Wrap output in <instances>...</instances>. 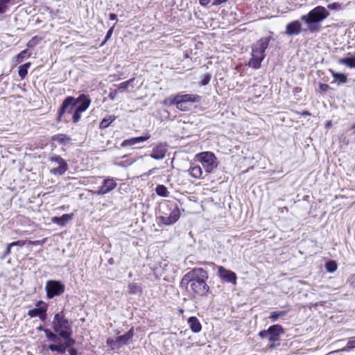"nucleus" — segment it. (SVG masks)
<instances>
[{"label":"nucleus","mask_w":355,"mask_h":355,"mask_svg":"<svg viewBox=\"0 0 355 355\" xmlns=\"http://www.w3.org/2000/svg\"><path fill=\"white\" fill-rule=\"evenodd\" d=\"M54 332L58 334L64 340L63 343L51 344L48 348L51 352L64 353L68 347L73 346L76 341L71 338V322L66 319L62 313H56L52 322Z\"/></svg>","instance_id":"f257e3e1"},{"label":"nucleus","mask_w":355,"mask_h":355,"mask_svg":"<svg viewBox=\"0 0 355 355\" xmlns=\"http://www.w3.org/2000/svg\"><path fill=\"white\" fill-rule=\"evenodd\" d=\"M208 278V273L205 269L196 268L184 275L181 284L189 286L193 295L204 296L209 290V286L207 284Z\"/></svg>","instance_id":"f03ea898"},{"label":"nucleus","mask_w":355,"mask_h":355,"mask_svg":"<svg viewBox=\"0 0 355 355\" xmlns=\"http://www.w3.org/2000/svg\"><path fill=\"white\" fill-rule=\"evenodd\" d=\"M329 15L328 10L321 6H318L312 9L307 15H302L301 20L304 21L307 25L309 30L311 32L319 31V27L315 25L321 22Z\"/></svg>","instance_id":"7ed1b4c3"},{"label":"nucleus","mask_w":355,"mask_h":355,"mask_svg":"<svg viewBox=\"0 0 355 355\" xmlns=\"http://www.w3.org/2000/svg\"><path fill=\"white\" fill-rule=\"evenodd\" d=\"M134 336L133 328H131L123 335L117 336L115 339L107 338L106 344L112 351L118 352L123 346L128 345Z\"/></svg>","instance_id":"20e7f679"},{"label":"nucleus","mask_w":355,"mask_h":355,"mask_svg":"<svg viewBox=\"0 0 355 355\" xmlns=\"http://www.w3.org/2000/svg\"><path fill=\"white\" fill-rule=\"evenodd\" d=\"M204 169L208 173H211L218 166L217 159L211 152H203L198 155Z\"/></svg>","instance_id":"39448f33"},{"label":"nucleus","mask_w":355,"mask_h":355,"mask_svg":"<svg viewBox=\"0 0 355 355\" xmlns=\"http://www.w3.org/2000/svg\"><path fill=\"white\" fill-rule=\"evenodd\" d=\"M65 286L59 281L49 280L46 282L45 290L46 291V297L51 299L55 296L61 295L64 292Z\"/></svg>","instance_id":"423d86ee"},{"label":"nucleus","mask_w":355,"mask_h":355,"mask_svg":"<svg viewBox=\"0 0 355 355\" xmlns=\"http://www.w3.org/2000/svg\"><path fill=\"white\" fill-rule=\"evenodd\" d=\"M116 186L117 183L116 180L114 178L108 177L103 180L102 185L98 187L95 193L98 196L105 195L114 190Z\"/></svg>","instance_id":"0eeeda50"},{"label":"nucleus","mask_w":355,"mask_h":355,"mask_svg":"<svg viewBox=\"0 0 355 355\" xmlns=\"http://www.w3.org/2000/svg\"><path fill=\"white\" fill-rule=\"evenodd\" d=\"M180 216V211L178 206H175L171 211L168 216H160L158 217L159 222L165 225H171L178 220Z\"/></svg>","instance_id":"6e6552de"},{"label":"nucleus","mask_w":355,"mask_h":355,"mask_svg":"<svg viewBox=\"0 0 355 355\" xmlns=\"http://www.w3.org/2000/svg\"><path fill=\"white\" fill-rule=\"evenodd\" d=\"M37 306L38 307L29 310L28 315L31 318L39 317L42 321H44L46 317L47 305L42 301H39L37 303Z\"/></svg>","instance_id":"1a4fd4ad"},{"label":"nucleus","mask_w":355,"mask_h":355,"mask_svg":"<svg viewBox=\"0 0 355 355\" xmlns=\"http://www.w3.org/2000/svg\"><path fill=\"white\" fill-rule=\"evenodd\" d=\"M268 333L269 342H278L280 340V336L284 334V329L279 324H273L268 327L267 329Z\"/></svg>","instance_id":"9d476101"},{"label":"nucleus","mask_w":355,"mask_h":355,"mask_svg":"<svg viewBox=\"0 0 355 355\" xmlns=\"http://www.w3.org/2000/svg\"><path fill=\"white\" fill-rule=\"evenodd\" d=\"M218 277L226 282L231 283L233 285L236 284L237 277L234 272L226 269L223 266H219L218 268Z\"/></svg>","instance_id":"9b49d317"},{"label":"nucleus","mask_w":355,"mask_h":355,"mask_svg":"<svg viewBox=\"0 0 355 355\" xmlns=\"http://www.w3.org/2000/svg\"><path fill=\"white\" fill-rule=\"evenodd\" d=\"M75 105H76V98H74L72 96L67 97L64 100V101H63V103H62V105H61V107H60V110L58 111V120L60 121L61 118L64 115V114L67 110H69V112H70L71 111V110L75 107Z\"/></svg>","instance_id":"f8f14e48"},{"label":"nucleus","mask_w":355,"mask_h":355,"mask_svg":"<svg viewBox=\"0 0 355 355\" xmlns=\"http://www.w3.org/2000/svg\"><path fill=\"white\" fill-rule=\"evenodd\" d=\"M270 37H263L258 40L252 47V51L258 54L264 55L266 49L268 48Z\"/></svg>","instance_id":"ddd939ff"},{"label":"nucleus","mask_w":355,"mask_h":355,"mask_svg":"<svg viewBox=\"0 0 355 355\" xmlns=\"http://www.w3.org/2000/svg\"><path fill=\"white\" fill-rule=\"evenodd\" d=\"M91 99L88 95L80 94L77 98H76V105L79 103V105L76 107L79 112H85L91 104Z\"/></svg>","instance_id":"4468645a"},{"label":"nucleus","mask_w":355,"mask_h":355,"mask_svg":"<svg viewBox=\"0 0 355 355\" xmlns=\"http://www.w3.org/2000/svg\"><path fill=\"white\" fill-rule=\"evenodd\" d=\"M302 31V24L298 20L288 23L286 27V34L288 35H297Z\"/></svg>","instance_id":"2eb2a0df"},{"label":"nucleus","mask_w":355,"mask_h":355,"mask_svg":"<svg viewBox=\"0 0 355 355\" xmlns=\"http://www.w3.org/2000/svg\"><path fill=\"white\" fill-rule=\"evenodd\" d=\"M167 153L166 146L163 144H159L153 147L150 157L155 159H162L165 157Z\"/></svg>","instance_id":"dca6fc26"},{"label":"nucleus","mask_w":355,"mask_h":355,"mask_svg":"<svg viewBox=\"0 0 355 355\" xmlns=\"http://www.w3.org/2000/svg\"><path fill=\"white\" fill-rule=\"evenodd\" d=\"M264 58V55L258 54L252 51V58L248 62L249 67L254 69H259Z\"/></svg>","instance_id":"f3484780"},{"label":"nucleus","mask_w":355,"mask_h":355,"mask_svg":"<svg viewBox=\"0 0 355 355\" xmlns=\"http://www.w3.org/2000/svg\"><path fill=\"white\" fill-rule=\"evenodd\" d=\"M73 218V214H65L62 216H54L51 218V222L59 226L64 227Z\"/></svg>","instance_id":"a211bd4d"},{"label":"nucleus","mask_w":355,"mask_h":355,"mask_svg":"<svg viewBox=\"0 0 355 355\" xmlns=\"http://www.w3.org/2000/svg\"><path fill=\"white\" fill-rule=\"evenodd\" d=\"M178 96L180 99H182L184 103H200L201 101L202 97L197 94H178Z\"/></svg>","instance_id":"6ab92c4d"},{"label":"nucleus","mask_w":355,"mask_h":355,"mask_svg":"<svg viewBox=\"0 0 355 355\" xmlns=\"http://www.w3.org/2000/svg\"><path fill=\"white\" fill-rule=\"evenodd\" d=\"M149 138H150V135H146V136H141V137H133V138H131L129 139H125L122 142L121 146L123 147L128 146H133L137 144L146 141Z\"/></svg>","instance_id":"aec40b11"},{"label":"nucleus","mask_w":355,"mask_h":355,"mask_svg":"<svg viewBox=\"0 0 355 355\" xmlns=\"http://www.w3.org/2000/svg\"><path fill=\"white\" fill-rule=\"evenodd\" d=\"M187 322H188V324L189 325L191 330L193 332L198 333L201 331V329H202L201 324H200L199 320L196 317L191 316V317L189 318Z\"/></svg>","instance_id":"412c9836"},{"label":"nucleus","mask_w":355,"mask_h":355,"mask_svg":"<svg viewBox=\"0 0 355 355\" xmlns=\"http://www.w3.org/2000/svg\"><path fill=\"white\" fill-rule=\"evenodd\" d=\"M338 62L340 64L347 66L351 69H355V54L349 57L340 58Z\"/></svg>","instance_id":"4be33fe9"},{"label":"nucleus","mask_w":355,"mask_h":355,"mask_svg":"<svg viewBox=\"0 0 355 355\" xmlns=\"http://www.w3.org/2000/svg\"><path fill=\"white\" fill-rule=\"evenodd\" d=\"M68 169L67 164L59 165L56 168H51L50 173L55 175H62Z\"/></svg>","instance_id":"5701e85b"},{"label":"nucleus","mask_w":355,"mask_h":355,"mask_svg":"<svg viewBox=\"0 0 355 355\" xmlns=\"http://www.w3.org/2000/svg\"><path fill=\"white\" fill-rule=\"evenodd\" d=\"M53 139L63 145L69 144L71 140L69 136L64 134L56 135L53 137Z\"/></svg>","instance_id":"b1692460"},{"label":"nucleus","mask_w":355,"mask_h":355,"mask_svg":"<svg viewBox=\"0 0 355 355\" xmlns=\"http://www.w3.org/2000/svg\"><path fill=\"white\" fill-rule=\"evenodd\" d=\"M189 174L194 178H200L202 170L200 166H193L189 168Z\"/></svg>","instance_id":"393cba45"},{"label":"nucleus","mask_w":355,"mask_h":355,"mask_svg":"<svg viewBox=\"0 0 355 355\" xmlns=\"http://www.w3.org/2000/svg\"><path fill=\"white\" fill-rule=\"evenodd\" d=\"M128 293L131 295H140L142 293L141 288L136 283H131L128 286Z\"/></svg>","instance_id":"a878e982"},{"label":"nucleus","mask_w":355,"mask_h":355,"mask_svg":"<svg viewBox=\"0 0 355 355\" xmlns=\"http://www.w3.org/2000/svg\"><path fill=\"white\" fill-rule=\"evenodd\" d=\"M31 64V62H26L19 67L18 74L21 79H24L26 76Z\"/></svg>","instance_id":"bb28decb"},{"label":"nucleus","mask_w":355,"mask_h":355,"mask_svg":"<svg viewBox=\"0 0 355 355\" xmlns=\"http://www.w3.org/2000/svg\"><path fill=\"white\" fill-rule=\"evenodd\" d=\"M288 311H273L270 313L269 319L272 322H276L280 317L287 314Z\"/></svg>","instance_id":"cd10ccee"},{"label":"nucleus","mask_w":355,"mask_h":355,"mask_svg":"<svg viewBox=\"0 0 355 355\" xmlns=\"http://www.w3.org/2000/svg\"><path fill=\"white\" fill-rule=\"evenodd\" d=\"M332 76L334 80L338 82V84L345 83L347 82V76L342 73H336L331 71Z\"/></svg>","instance_id":"c85d7f7f"},{"label":"nucleus","mask_w":355,"mask_h":355,"mask_svg":"<svg viewBox=\"0 0 355 355\" xmlns=\"http://www.w3.org/2000/svg\"><path fill=\"white\" fill-rule=\"evenodd\" d=\"M115 119L116 117L114 116H109L107 118H104L100 123V128H107Z\"/></svg>","instance_id":"c756f323"},{"label":"nucleus","mask_w":355,"mask_h":355,"mask_svg":"<svg viewBox=\"0 0 355 355\" xmlns=\"http://www.w3.org/2000/svg\"><path fill=\"white\" fill-rule=\"evenodd\" d=\"M31 54L28 51V50H24L20 52L18 55L15 57V59L17 63L21 62L24 59L28 58L31 57Z\"/></svg>","instance_id":"7c9ffc66"},{"label":"nucleus","mask_w":355,"mask_h":355,"mask_svg":"<svg viewBox=\"0 0 355 355\" xmlns=\"http://www.w3.org/2000/svg\"><path fill=\"white\" fill-rule=\"evenodd\" d=\"M156 193L162 197H168L169 195V192L167 188L162 184L158 185L155 189Z\"/></svg>","instance_id":"2f4dec72"},{"label":"nucleus","mask_w":355,"mask_h":355,"mask_svg":"<svg viewBox=\"0 0 355 355\" xmlns=\"http://www.w3.org/2000/svg\"><path fill=\"white\" fill-rule=\"evenodd\" d=\"M175 106L177 109L184 112L188 111L190 109V106L187 103H184L182 99H180L178 97Z\"/></svg>","instance_id":"473e14b6"},{"label":"nucleus","mask_w":355,"mask_h":355,"mask_svg":"<svg viewBox=\"0 0 355 355\" xmlns=\"http://www.w3.org/2000/svg\"><path fill=\"white\" fill-rule=\"evenodd\" d=\"M178 101V94L175 96H171L168 98L164 99L162 102V104L167 106H171L173 105H175Z\"/></svg>","instance_id":"72a5a7b5"},{"label":"nucleus","mask_w":355,"mask_h":355,"mask_svg":"<svg viewBox=\"0 0 355 355\" xmlns=\"http://www.w3.org/2000/svg\"><path fill=\"white\" fill-rule=\"evenodd\" d=\"M45 333H46V337L48 338V339L56 344H58L59 343L58 342V336L57 334H55L54 333L50 331L48 329H46L45 331Z\"/></svg>","instance_id":"f704fd0d"},{"label":"nucleus","mask_w":355,"mask_h":355,"mask_svg":"<svg viewBox=\"0 0 355 355\" xmlns=\"http://www.w3.org/2000/svg\"><path fill=\"white\" fill-rule=\"evenodd\" d=\"M51 162L58 164V165L67 164L66 161L60 155H54L49 158Z\"/></svg>","instance_id":"c9c22d12"},{"label":"nucleus","mask_w":355,"mask_h":355,"mask_svg":"<svg viewBox=\"0 0 355 355\" xmlns=\"http://www.w3.org/2000/svg\"><path fill=\"white\" fill-rule=\"evenodd\" d=\"M11 0H0V14L5 13L8 10L7 4Z\"/></svg>","instance_id":"e433bc0d"},{"label":"nucleus","mask_w":355,"mask_h":355,"mask_svg":"<svg viewBox=\"0 0 355 355\" xmlns=\"http://www.w3.org/2000/svg\"><path fill=\"white\" fill-rule=\"evenodd\" d=\"M134 79H130L127 81H125V82H123L121 83L119 85V90L122 92L123 91H125L128 87L129 85H130V83H132L133 82Z\"/></svg>","instance_id":"4c0bfd02"},{"label":"nucleus","mask_w":355,"mask_h":355,"mask_svg":"<svg viewBox=\"0 0 355 355\" xmlns=\"http://www.w3.org/2000/svg\"><path fill=\"white\" fill-rule=\"evenodd\" d=\"M83 112H79L78 109L76 108L72 117L73 123H77L80 121L81 118V113Z\"/></svg>","instance_id":"58836bf2"},{"label":"nucleus","mask_w":355,"mask_h":355,"mask_svg":"<svg viewBox=\"0 0 355 355\" xmlns=\"http://www.w3.org/2000/svg\"><path fill=\"white\" fill-rule=\"evenodd\" d=\"M210 80H211V75L205 74L202 77L200 85H203V86L207 85L209 83Z\"/></svg>","instance_id":"ea45409f"},{"label":"nucleus","mask_w":355,"mask_h":355,"mask_svg":"<svg viewBox=\"0 0 355 355\" xmlns=\"http://www.w3.org/2000/svg\"><path fill=\"white\" fill-rule=\"evenodd\" d=\"M327 270L330 272H333L336 270V265L334 262H328L326 264Z\"/></svg>","instance_id":"a19ab883"},{"label":"nucleus","mask_w":355,"mask_h":355,"mask_svg":"<svg viewBox=\"0 0 355 355\" xmlns=\"http://www.w3.org/2000/svg\"><path fill=\"white\" fill-rule=\"evenodd\" d=\"M354 347H355V339L352 338L347 342V346L343 349V350H349Z\"/></svg>","instance_id":"79ce46f5"},{"label":"nucleus","mask_w":355,"mask_h":355,"mask_svg":"<svg viewBox=\"0 0 355 355\" xmlns=\"http://www.w3.org/2000/svg\"><path fill=\"white\" fill-rule=\"evenodd\" d=\"M38 41L39 40L36 37H35L32 38L30 41H28V42L27 43V46L29 48H33L37 44Z\"/></svg>","instance_id":"37998d69"},{"label":"nucleus","mask_w":355,"mask_h":355,"mask_svg":"<svg viewBox=\"0 0 355 355\" xmlns=\"http://www.w3.org/2000/svg\"><path fill=\"white\" fill-rule=\"evenodd\" d=\"M26 243V241H17L10 243V247L19 246L23 247Z\"/></svg>","instance_id":"c03bdc74"},{"label":"nucleus","mask_w":355,"mask_h":355,"mask_svg":"<svg viewBox=\"0 0 355 355\" xmlns=\"http://www.w3.org/2000/svg\"><path fill=\"white\" fill-rule=\"evenodd\" d=\"M113 30H114V26L112 27H111L107 32V34L105 35V40H104V42H103V44H105L111 37L112 33H113Z\"/></svg>","instance_id":"a18cd8bd"},{"label":"nucleus","mask_w":355,"mask_h":355,"mask_svg":"<svg viewBox=\"0 0 355 355\" xmlns=\"http://www.w3.org/2000/svg\"><path fill=\"white\" fill-rule=\"evenodd\" d=\"M340 8V4L338 3H332L327 6V8L330 10H337Z\"/></svg>","instance_id":"49530a36"},{"label":"nucleus","mask_w":355,"mask_h":355,"mask_svg":"<svg viewBox=\"0 0 355 355\" xmlns=\"http://www.w3.org/2000/svg\"><path fill=\"white\" fill-rule=\"evenodd\" d=\"M259 337L261 338H268V333L267 332V329L266 330L261 331L259 333Z\"/></svg>","instance_id":"de8ad7c7"},{"label":"nucleus","mask_w":355,"mask_h":355,"mask_svg":"<svg viewBox=\"0 0 355 355\" xmlns=\"http://www.w3.org/2000/svg\"><path fill=\"white\" fill-rule=\"evenodd\" d=\"M319 87L320 89L322 92H327L329 89V86L327 84L320 83Z\"/></svg>","instance_id":"09e8293b"},{"label":"nucleus","mask_w":355,"mask_h":355,"mask_svg":"<svg viewBox=\"0 0 355 355\" xmlns=\"http://www.w3.org/2000/svg\"><path fill=\"white\" fill-rule=\"evenodd\" d=\"M226 1H227V0H212V5L213 6H218V5H220Z\"/></svg>","instance_id":"8fccbe9b"},{"label":"nucleus","mask_w":355,"mask_h":355,"mask_svg":"<svg viewBox=\"0 0 355 355\" xmlns=\"http://www.w3.org/2000/svg\"><path fill=\"white\" fill-rule=\"evenodd\" d=\"M11 248L12 247H10V244H8V246H7L6 250H5V252H4L3 254V258H5L6 256H8L10 253Z\"/></svg>","instance_id":"3c124183"},{"label":"nucleus","mask_w":355,"mask_h":355,"mask_svg":"<svg viewBox=\"0 0 355 355\" xmlns=\"http://www.w3.org/2000/svg\"><path fill=\"white\" fill-rule=\"evenodd\" d=\"M69 350H68V352L69 354V355H78V351L75 349V348H73V347H69Z\"/></svg>","instance_id":"603ef678"},{"label":"nucleus","mask_w":355,"mask_h":355,"mask_svg":"<svg viewBox=\"0 0 355 355\" xmlns=\"http://www.w3.org/2000/svg\"><path fill=\"white\" fill-rule=\"evenodd\" d=\"M271 344L268 346V348L270 349H275L276 347H277L279 344V343H276V342H270Z\"/></svg>","instance_id":"864d4df0"},{"label":"nucleus","mask_w":355,"mask_h":355,"mask_svg":"<svg viewBox=\"0 0 355 355\" xmlns=\"http://www.w3.org/2000/svg\"><path fill=\"white\" fill-rule=\"evenodd\" d=\"M28 243L33 245H42L44 242L41 241H28Z\"/></svg>","instance_id":"5fc2aeb1"},{"label":"nucleus","mask_w":355,"mask_h":355,"mask_svg":"<svg viewBox=\"0 0 355 355\" xmlns=\"http://www.w3.org/2000/svg\"><path fill=\"white\" fill-rule=\"evenodd\" d=\"M210 0H199V3L201 6H206L209 4Z\"/></svg>","instance_id":"6e6d98bb"},{"label":"nucleus","mask_w":355,"mask_h":355,"mask_svg":"<svg viewBox=\"0 0 355 355\" xmlns=\"http://www.w3.org/2000/svg\"><path fill=\"white\" fill-rule=\"evenodd\" d=\"M116 19V15L112 13L110 15V20H115Z\"/></svg>","instance_id":"4d7b16f0"},{"label":"nucleus","mask_w":355,"mask_h":355,"mask_svg":"<svg viewBox=\"0 0 355 355\" xmlns=\"http://www.w3.org/2000/svg\"><path fill=\"white\" fill-rule=\"evenodd\" d=\"M155 170H156V168H153V169L150 170V171H148V175L152 174Z\"/></svg>","instance_id":"13d9d810"},{"label":"nucleus","mask_w":355,"mask_h":355,"mask_svg":"<svg viewBox=\"0 0 355 355\" xmlns=\"http://www.w3.org/2000/svg\"><path fill=\"white\" fill-rule=\"evenodd\" d=\"M303 114H304V115H310L309 112H304L303 113Z\"/></svg>","instance_id":"bf43d9fd"},{"label":"nucleus","mask_w":355,"mask_h":355,"mask_svg":"<svg viewBox=\"0 0 355 355\" xmlns=\"http://www.w3.org/2000/svg\"><path fill=\"white\" fill-rule=\"evenodd\" d=\"M352 129H354V133L355 134V124L352 127Z\"/></svg>","instance_id":"052dcab7"}]
</instances>
